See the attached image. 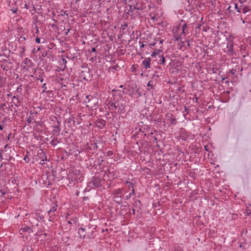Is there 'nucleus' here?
<instances>
[{"label": "nucleus", "mask_w": 251, "mask_h": 251, "mask_svg": "<svg viewBox=\"0 0 251 251\" xmlns=\"http://www.w3.org/2000/svg\"><path fill=\"white\" fill-rule=\"evenodd\" d=\"M90 227L85 226L84 228H80L78 230V233L80 236V237H83V238L86 236V234L89 238H91V235H92L93 232H90Z\"/></svg>", "instance_id": "f257e3e1"}, {"label": "nucleus", "mask_w": 251, "mask_h": 251, "mask_svg": "<svg viewBox=\"0 0 251 251\" xmlns=\"http://www.w3.org/2000/svg\"><path fill=\"white\" fill-rule=\"evenodd\" d=\"M102 179L97 176H93L92 179L90 182V184H92L94 187H100L101 186V182Z\"/></svg>", "instance_id": "f03ea898"}, {"label": "nucleus", "mask_w": 251, "mask_h": 251, "mask_svg": "<svg viewBox=\"0 0 251 251\" xmlns=\"http://www.w3.org/2000/svg\"><path fill=\"white\" fill-rule=\"evenodd\" d=\"M0 61L2 63L0 67L2 68L3 70L7 71L10 69V68L9 66V64H11L10 61H9L8 60L5 59H2Z\"/></svg>", "instance_id": "7ed1b4c3"}, {"label": "nucleus", "mask_w": 251, "mask_h": 251, "mask_svg": "<svg viewBox=\"0 0 251 251\" xmlns=\"http://www.w3.org/2000/svg\"><path fill=\"white\" fill-rule=\"evenodd\" d=\"M70 175L72 176V181H77L78 179L80 178V172L76 170L75 171H72V172L70 173Z\"/></svg>", "instance_id": "20e7f679"}, {"label": "nucleus", "mask_w": 251, "mask_h": 251, "mask_svg": "<svg viewBox=\"0 0 251 251\" xmlns=\"http://www.w3.org/2000/svg\"><path fill=\"white\" fill-rule=\"evenodd\" d=\"M37 157V159H41V161L40 162V164H43L44 163V161L47 160L46 154L42 150H40V152H38Z\"/></svg>", "instance_id": "39448f33"}, {"label": "nucleus", "mask_w": 251, "mask_h": 251, "mask_svg": "<svg viewBox=\"0 0 251 251\" xmlns=\"http://www.w3.org/2000/svg\"><path fill=\"white\" fill-rule=\"evenodd\" d=\"M133 4H129V9L128 10V14L130 15L133 13L134 10H142L143 8L141 6L138 5V3L136 5H134V2H132Z\"/></svg>", "instance_id": "423d86ee"}, {"label": "nucleus", "mask_w": 251, "mask_h": 251, "mask_svg": "<svg viewBox=\"0 0 251 251\" xmlns=\"http://www.w3.org/2000/svg\"><path fill=\"white\" fill-rule=\"evenodd\" d=\"M96 126L100 129H102L104 127L106 124V122L103 119H98L96 121Z\"/></svg>", "instance_id": "0eeeda50"}, {"label": "nucleus", "mask_w": 251, "mask_h": 251, "mask_svg": "<svg viewBox=\"0 0 251 251\" xmlns=\"http://www.w3.org/2000/svg\"><path fill=\"white\" fill-rule=\"evenodd\" d=\"M151 59L150 57L146 58L143 61L142 64L145 69H150Z\"/></svg>", "instance_id": "6e6552de"}, {"label": "nucleus", "mask_w": 251, "mask_h": 251, "mask_svg": "<svg viewBox=\"0 0 251 251\" xmlns=\"http://www.w3.org/2000/svg\"><path fill=\"white\" fill-rule=\"evenodd\" d=\"M166 117L168 120L170 121L171 125H176V119L175 118H173V115L171 113H167Z\"/></svg>", "instance_id": "1a4fd4ad"}, {"label": "nucleus", "mask_w": 251, "mask_h": 251, "mask_svg": "<svg viewBox=\"0 0 251 251\" xmlns=\"http://www.w3.org/2000/svg\"><path fill=\"white\" fill-rule=\"evenodd\" d=\"M31 232H33L32 228L30 227L26 226H25L24 227H22L19 230V233L21 234H23V233H24L25 232H27V233H30Z\"/></svg>", "instance_id": "9d476101"}, {"label": "nucleus", "mask_w": 251, "mask_h": 251, "mask_svg": "<svg viewBox=\"0 0 251 251\" xmlns=\"http://www.w3.org/2000/svg\"><path fill=\"white\" fill-rule=\"evenodd\" d=\"M250 11V9L247 6H240V8L239 10V13L246 14Z\"/></svg>", "instance_id": "9b49d317"}, {"label": "nucleus", "mask_w": 251, "mask_h": 251, "mask_svg": "<svg viewBox=\"0 0 251 251\" xmlns=\"http://www.w3.org/2000/svg\"><path fill=\"white\" fill-rule=\"evenodd\" d=\"M158 58L159 59L158 60V64L164 66L166 61V58L164 57L163 55H161L160 56H159Z\"/></svg>", "instance_id": "f8f14e48"}, {"label": "nucleus", "mask_w": 251, "mask_h": 251, "mask_svg": "<svg viewBox=\"0 0 251 251\" xmlns=\"http://www.w3.org/2000/svg\"><path fill=\"white\" fill-rule=\"evenodd\" d=\"M102 143L101 142H100V140H94V144H92V146H93V149L94 151L96 150H99L100 151L101 150L99 149V146L98 145V144Z\"/></svg>", "instance_id": "ddd939ff"}, {"label": "nucleus", "mask_w": 251, "mask_h": 251, "mask_svg": "<svg viewBox=\"0 0 251 251\" xmlns=\"http://www.w3.org/2000/svg\"><path fill=\"white\" fill-rule=\"evenodd\" d=\"M162 50H160L159 49H155L154 51L151 54V56L152 57H155L156 59H158L159 56H160L161 54H159L160 52H161Z\"/></svg>", "instance_id": "4468645a"}, {"label": "nucleus", "mask_w": 251, "mask_h": 251, "mask_svg": "<svg viewBox=\"0 0 251 251\" xmlns=\"http://www.w3.org/2000/svg\"><path fill=\"white\" fill-rule=\"evenodd\" d=\"M57 207V205H55L52 206V207H51L50 209L48 212L49 215H50V219L49 220V221H52V220L51 219V213H53L54 212L56 211Z\"/></svg>", "instance_id": "2eb2a0df"}, {"label": "nucleus", "mask_w": 251, "mask_h": 251, "mask_svg": "<svg viewBox=\"0 0 251 251\" xmlns=\"http://www.w3.org/2000/svg\"><path fill=\"white\" fill-rule=\"evenodd\" d=\"M114 196V201L118 204H120L122 203V196Z\"/></svg>", "instance_id": "dca6fc26"}, {"label": "nucleus", "mask_w": 251, "mask_h": 251, "mask_svg": "<svg viewBox=\"0 0 251 251\" xmlns=\"http://www.w3.org/2000/svg\"><path fill=\"white\" fill-rule=\"evenodd\" d=\"M123 192V189L122 188H119L117 189H115L113 191V196H119V194H121Z\"/></svg>", "instance_id": "f3484780"}, {"label": "nucleus", "mask_w": 251, "mask_h": 251, "mask_svg": "<svg viewBox=\"0 0 251 251\" xmlns=\"http://www.w3.org/2000/svg\"><path fill=\"white\" fill-rule=\"evenodd\" d=\"M132 91L130 92L131 95H136L139 90V88H138L136 85H135V88L131 87Z\"/></svg>", "instance_id": "a211bd4d"}, {"label": "nucleus", "mask_w": 251, "mask_h": 251, "mask_svg": "<svg viewBox=\"0 0 251 251\" xmlns=\"http://www.w3.org/2000/svg\"><path fill=\"white\" fill-rule=\"evenodd\" d=\"M119 104V106H118V110L120 111L121 114H122L125 112V105L123 103H118Z\"/></svg>", "instance_id": "6ab92c4d"}, {"label": "nucleus", "mask_w": 251, "mask_h": 251, "mask_svg": "<svg viewBox=\"0 0 251 251\" xmlns=\"http://www.w3.org/2000/svg\"><path fill=\"white\" fill-rule=\"evenodd\" d=\"M141 206H142V204H141V202L140 200H136L134 202V204H133L134 207H135L136 208H139L140 209L141 208Z\"/></svg>", "instance_id": "aec40b11"}, {"label": "nucleus", "mask_w": 251, "mask_h": 251, "mask_svg": "<svg viewBox=\"0 0 251 251\" xmlns=\"http://www.w3.org/2000/svg\"><path fill=\"white\" fill-rule=\"evenodd\" d=\"M59 141H58L57 138H54L50 143V145L53 146H55L58 143H59Z\"/></svg>", "instance_id": "412c9836"}, {"label": "nucleus", "mask_w": 251, "mask_h": 251, "mask_svg": "<svg viewBox=\"0 0 251 251\" xmlns=\"http://www.w3.org/2000/svg\"><path fill=\"white\" fill-rule=\"evenodd\" d=\"M60 128H54V129L52 131V135H56L58 136L60 134Z\"/></svg>", "instance_id": "4be33fe9"}, {"label": "nucleus", "mask_w": 251, "mask_h": 251, "mask_svg": "<svg viewBox=\"0 0 251 251\" xmlns=\"http://www.w3.org/2000/svg\"><path fill=\"white\" fill-rule=\"evenodd\" d=\"M188 27L186 24H184L182 27V33H185L188 31Z\"/></svg>", "instance_id": "5701e85b"}, {"label": "nucleus", "mask_w": 251, "mask_h": 251, "mask_svg": "<svg viewBox=\"0 0 251 251\" xmlns=\"http://www.w3.org/2000/svg\"><path fill=\"white\" fill-rule=\"evenodd\" d=\"M126 183L128 184V187L129 189H134V184L132 182H129L128 181H126Z\"/></svg>", "instance_id": "b1692460"}, {"label": "nucleus", "mask_w": 251, "mask_h": 251, "mask_svg": "<svg viewBox=\"0 0 251 251\" xmlns=\"http://www.w3.org/2000/svg\"><path fill=\"white\" fill-rule=\"evenodd\" d=\"M147 86L151 87V88L148 89L149 91H151V89H153L154 88V86L153 85V82L151 81H149V82L147 84Z\"/></svg>", "instance_id": "393cba45"}, {"label": "nucleus", "mask_w": 251, "mask_h": 251, "mask_svg": "<svg viewBox=\"0 0 251 251\" xmlns=\"http://www.w3.org/2000/svg\"><path fill=\"white\" fill-rule=\"evenodd\" d=\"M13 108H14V113H13V116H14V115H15V114L16 113H17V110H16L15 108H14V107H13V104H12L10 106H9V107L8 108V109H9V110L10 111H11V112H12V111H13Z\"/></svg>", "instance_id": "a878e982"}, {"label": "nucleus", "mask_w": 251, "mask_h": 251, "mask_svg": "<svg viewBox=\"0 0 251 251\" xmlns=\"http://www.w3.org/2000/svg\"><path fill=\"white\" fill-rule=\"evenodd\" d=\"M89 105H88L87 106L91 107L92 108H94V109H96L98 107V105L96 104V103L94 104V105H92L91 103L92 102L91 101H89Z\"/></svg>", "instance_id": "bb28decb"}, {"label": "nucleus", "mask_w": 251, "mask_h": 251, "mask_svg": "<svg viewBox=\"0 0 251 251\" xmlns=\"http://www.w3.org/2000/svg\"><path fill=\"white\" fill-rule=\"evenodd\" d=\"M96 162H97V164L99 166H100L101 164V163L103 162V159L102 158V157L100 156V157H99Z\"/></svg>", "instance_id": "cd10ccee"}, {"label": "nucleus", "mask_w": 251, "mask_h": 251, "mask_svg": "<svg viewBox=\"0 0 251 251\" xmlns=\"http://www.w3.org/2000/svg\"><path fill=\"white\" fill-rule=\"evenodd\" d=\"M118 106H119V104H118V103L117 104V102H116L110 103V108L113 107L115 109H117L118 107Z\"/></svg>", "instance_id": "c85d7f7f"}, {"label": "nucleus", "mask_w": 251, "mask_h": 251, "mask_svg": "<svg viewBox=\"0 0 251 251\" xmlns=\"http://www.w3.org/2000/svg\"><path fill=\"white\" fill-rule=\"evenodd\" d=\"M173 251H183V249H182V248H181L179 246H177L175 247Z\"/></svg>", "instance_id": "c756f323"}, {"label": "nucleus", "mask_w": 251, "mask_h": 251, "mask_svg": "<svg viewBox=\"0 0 251 251\" xmlns=\"http://www.w3.org/2000/svg\"><path fill=\"white\" fill-rule=\"evenodd\" d=\"M8 120H9V118H8V117H4V119L2 121V125L3 126L5 125V126H7V124L6 123Z\"/></svg>", "instance_id": "7c9ffc66"}, {"label": "nucleus", "mask_w": 251, "mask_h": 251, "mask_svg": "<svg viewBox=\"0 0 251 251\" xmlns=\"http://www.w3.org/2000/svg\"><path fill=\"white\" fill-rule=\"evenodd\" d=\"M60 122L56 119V123L54 125V128H60Z\"/></svg>", "instance_id": "2f4dec72"}, {"label": "nucleus", "mask_w": 251, "mask_h": 251, "mask_svg": "<svg viewBox=\"0 0 251 251\" xmlns=\"http://www.w3.org/2000/svg\"><path fill=\"white\" fill-rule=\"evenodd\" d=\"M151 120L155 121V122H157V123L161 122V118H160V117H159V118H157L156 119H153V118H152L151 119Z\"/></svg>", "instance_id": "473e14b6"}, {"label": "nucleus", "mask_w": 251, "mask_h": 251, "mask_svg": "<svg viewBox=\"0 0 251 251\" xmlns=\"http://www.w3.org/2000/svg\"><path fill=\"white\" fill-rule=\"evenodd\" d=\"M6 106V104L5 103H1L0 105V110L3 111L4 108V107Z\"/></svg>", "instance_id": "72a5a7b5"}, {"label": "nucleus", "mask_w": 251, "mask_h": 251, "mask_svg": "<svg viewBox=\"0 0 251 251\" xmlns=\"http://www.w3.org/2000/svg\"><path fill=\"white\" fill-rule=\"evenodd\" d=\"M24 160L27 163H28L29 161L30 160L28 156L27 155H25L24 158Z\"/></svg>", "instance_id": "f704fd0d"}, {"label": "nucleus", "mask_w": 251, "mask_h": 251, "mask_svg": "<svg viewBox=\"0 0 251 251\" xmlns=\"http://www.w3.org/2000/svg\"><path fill=\"white\" fill-rule=\"evenodd\" d=\"M61 60H62V65H64L65 66L67 62L66 59L64 58H62Z\"/></svg>", "instance_id": "c9c22d12"}, {"label": "nucleus", "mask_w": 251, "mask_h": 251, "mask_svg": "<svg viewBox=\"0 0 251 251\" xmlns=\"http://www.w3.org/2000/svg\"><path fill=\"white\" fill-rule=\"evenodd\" d=\"M149 117H151V118H153V119H156L158 118L157 115L155 114H153V115H150Z\"/></svg>", "instance_id": "e433bc0d"}, {"label": "nucleus", "mask_w": 251, "mask_h": 251, "mask_svg": "<svg viewBox=\"0 0 251 251\" xmlns=\"http://www.w3.org/2000/svg\"><path fill=\"white\" fill-rule=\"evenodd\" d=\"M118 68H119L118 65L113 66L111 67L112 69H113V70H115V71H117Z\"/></svg>", "instance_id": "4c0bfd02"}, {"label": "nucleus", "mask_w": 251, "mask_h": 251, "mask_svg": "<svg viewBox=\"0 0 251 251\" xmlns=\"http://www.w3.org/2000/svg\"><path fill=\"white\" fill-rule=\"evenodd\" d=\"M18 10V8L17 7H13L11 9V11L13 12V13H15L17 12Z\"/></svg>", "instance_id": "58836bf2"}, {"label": "nucleus", "mask_w": 251, "mask_h": 251, "mask_svg": "<svg viewBox=\"0 0 251 251\" xmlns=\"http://www.w3.org/2000/svg\"><path fill=\"white\" fill-rule=\"evenodd\" d=\"M42 88L44 89H43V93L45 92L46 90L47 89V87H46V83H44L42 85Z\"/></svg>", "instance_id": "ea45409f"}, {"label": "nucleus", "mask_w": 251, "mask_h": 251, "mask_svg": "<svg viewBox=\"0 0 251 251\" xmlns=\"http://www.w3.org/2000/svg\"><path fill=\"white\" fill-rule=\"evenodd\" d=\"M33 119L32 118H31L30 116L28 118L27 120V122L28 123V124H30L31 123V121L32 120H33Z\"/></svg>", "instance_id": "a19ab883"}, {"label": "nucleus", "mask_w": 251, "mask_h": 251, "mask_svg": "<svg viewBox=\"0 0 251 251\" xmlns=\"http://www.w3.org/2000/svg\"><path fill=\"white\" fill-rule=\"evenodd\" d=\"M184 110H185V111L186 112V113L187 114H188L189 113V111H190L188 107H187V106H184Z\"/></svg>", "instance_id": "79ce46f5"}, {"label": "nucleus", "mask_w": 251, "mask_h": 251, "mask_svg": "<svg viewBox=\"0 0 251 251\" xmlns=\"http://www.w3.org/2000/svg\"><path fill=\"white\" fill-rule=\"evenodd\" d=\"M107 155L108 156H111L113 155V151H108L107 152Z\"/></svg>", "instance_id": "37998d69"}, {"label": "nucleus", "mask_w": 251, "mask_h": 251, "mask_svg": "<svg viewBox=\"0 0 251 251\" xmlns=\"http://www.w3.org/2000/svg\"><path fill=\"white\" fill-rule=\"evenodd\" d=\"M35 41H36V43H38V44H39L40 43V38H39V37H36V39H35Z\"/></svg>", "instance_id": "c03bdc74"}, {"label": "nucleus", "mask_w": 251, "mask_h": 251, "mask_svg": "<svg viewBox=\"0 0 251 251\" xmlns=\"http://www.w3.org/2000/svg\"><path fill=\"white\" fill-rule=\"evenodd\" d=\"M139 44H140V48H143L145 46V44H143V43L142 41H139Z\"/></svg>", "instance_id": "a18cd8bd"}, {"label": "nucleus", "mask_w": 251, "mask_h": 251, "mask_svg": "<svg viewBox=\"0 0 251 251\" xmlns=\"http://www.w3.org/2000/svg\"><path fill=\"white\" fill-rule=\"evenodd\" d=\"M235 8L237 10V12H239V8H240V6L238 7L237 4H235Z\"/></svg>", "instance_id": "49530a36"}, {"label": "nucleus", "mask_w": 251, "mask_h": 251, "mask_svg": "<svg viewBox=\"0 0 251 251\" xmlns=\"http://www.w3.org/2000/svg\"><path fill=\"white\" fill-rule=\"evenodd\" d=\"M233 47L232 44L231 43L229 44H227V48H229V50H230V48H232Z\"/></svg>", "instance_id": "de8ad7c7"}, {"label": "nucleus", "mask_w": 251, "mask_h": 251, "mask_svg": "<svg viewBox=\"0 0 251 251\" xmlns=\"http://www.w3.org/2000/svg\"><path fill=\"white\" fill-rule=\"evenodd\" d=\"M123 25H124V26L125 27L122 28L123 32H124V30L126 29V27H126L127 26V25L126 23L124 24Z\"/></svg>", "instance_id": "09e8293b"}, {"label": "nucleus", "mask_w": 251, "mask_h": 251, "mask_svg": "<svg viewBox=\"0 0 251 251\" xmlns=\"http://www.w3.org/2000/svg\"><path fill=\"white\" fill-rule=\"evenodd\" d=\"M131 197V194H129L128 195H126V200H128V199H129Z\"/></svg>", "instance_id": "8fccbe9b"}, {"label": "nucleus", "mask_w": 251, "mask_h": 251, "mask_svg": "<svg viewBox=\"0 0 251 251\" xmlns=\"http://www.w3.org/2000/svg\"><path fill=\"white\" fill-rule=\"evenodd\" d=\"M135 194V190L134 189H131V192H130V194H131V195H133Z\"/></svg>", "instance_id": "3c124183"}, {"label": "nucleus", "mask_w": 251, "mask_h": 251, "mask_svg": "<svg viewBox=\"0 0 251 251\" xmlns=\"http://www.w3.org/2000/svg\"><path fill=\"white\" fill-rule=\"evenodd\" d=\"M96 51V49L95 47H93L91 49V52H95Z\"/></svg>", "instance_id": "603ef678"}, {"label": "nucleus", "mask_w": 251, "mask_h": 251, "mask_svg": "<svg viewBox=\"0 0 251 251\" xmlns=\"http://www.w3.org/2000/svg\"><path fill=\"white\" fill-rule=\"evenodd\" d=\"M85 148L87 150L89 151V150H92V148L91 147L89 146H87V147H86Z\"/></svg>", "instance_id": "864d4df0"}, {"label": "nucleus", "mask_w": 251, "mask_h": 251, "mask_svg": "<svg viewBox=\"0 0 251 251\" xmlns=\"http://www.w3.org/2000/svg\"><path fill=\"white\" fill-rule=\"evenodd\" d=\"M204 149L206 151H209L208 147L207 146H204Z\"/></svg>", "instance_id": "5fc2aeb1"}, {"label": "nucleus", "mask_w": 251, "mask_h": 251, "mask_svg": "<svg viewBox=\"0 0 251 251\" xmlns=\"http://www.w3.org/2000/svg\"><path fill=\"white\" fill-rule=\"evenodd\" d=\"M137 94L139 96V97H141L142 95V93L140 91H138V93Z\"/></svg>", "instance_id": "6e6d98bb"}, {"label": "nucleus", "mask_w": 251, "mask_h": 251, "mask_svg": "<svg viewBox=\"0 0 251 251\" xmlns=\"http://www.w3.org/2000/svg\"><path fill=\"white\" fill-rule=\"evenodd\" d=\"M155 44H156V43H151V44L149 45V46H150V47L154 46Z\"/></svg>", "instance_id": "4d7b16f0"}, {"label": "nucleus", "mask_w": 251, "mask_h": 251, "mask_svg": "<svg viewBox=\"0 0 251 251\" xmlns=\"http://www.w3.org/2000/svg\"><path fill=\"white\" fill-rule=\"evenodd\" d=\"M88 199H89V198H88V197H84L83 198V201H86V200H88Z\"/></svg>", "instance_id": "13d9d810"}, {"label": "nucleus", "mask_w": 251, "mask_h": 251, "mask_svg": "<svg viewBox=\"0 0 251 251\" xmlns=\"http://www.w3.org/2000/svg\"><path fill=\"white\" fill-rule=\"evenodd\" d=\"M13 99H17V100H18V102H19V99H18V98L17 97H16V96H14L13 97Z\"/></svg>", "instance_id": "bf43d9fd"}, {"label": "nucleus", "mask_w": 251, "mask_h": 251, "mask_svg": "<svg viewBox=\"0 0 251 251\" xmlns=\"http://www.w3.org/2000/svg\"><path fill=\"white\" fill-rule=\"evenodd\" d=\"M38 80H39L41 82H43L44 81V79L42 78H38Z\"/></svg>", "instance_id": "052dcab7"}, {"label": "nucleus", "mask_w": 251, "mask_h": 251, "mask_svg": "<svg viewBox=\"0 0 251 251\" xmlns=\"http://www.w3.org/2000/svg\"><path fill=\"white\" fill-rule=\"evenodd\" d=\"M3 129V125H0V130H2Z\"/></svg>", "instance_id": "680f3d73"}, {"label": "nucleus", "mask_w": 251, "mask_h": 251, "mask_svg": "<svg viewBox=\"0 0 251 251\" xmlns=\"http://www.w3.org/2000/svg\"><path fill=\"white\" fill-rule=\"evenodd\" d=\"M246 211H247V214H248V215H251V212L250 211L249 212H248V209H246Z\"/></svg>", "instance_id": "e2e57ef3"}, {"label": "nucleus", "mask_w": 251, "mask_h": 251, "mask_svg": "<svg viewBox=\"0 0 251 251\" xmlns=\"http://www.w3.org/2000/svg\"><path fill=\"white\" fill-rule=\"evenodd\" d=\"M70 29L69 28V29H68L67 31L66 32H65L66 35H67L68 34V32L70 31Z\"/></svg>", "instance_id": "0e129e2a"}, {"label": "nucleus", "mask_w": 251, "mask_h": 251, "mask_svg": "<svg viewBox=\"0 0 251 251\" xmlns=\"http://www.w3.org/2000/svg\"><path fill=\"white\" fill-rule=\"evenodd\" d=\"M21 88L20 87H18L17 89V92L18 93L19 92L20 90H21Z\"/></svg>", "instance_id": "69168bd1"}, {"label": "nucleus", "mask_w": 251, "mask_h": 251, "mask_svg": "<svg viewBox=\"0 0 251 251\" xmlns=\"http://www.w3.org/2000/svg\"><path fill=\"white\" fill-rule=\"evenodd\" d=\"M7 148H9V147H8V144H6V145H5L4 146V149H7Z\"/></svg>", "instance_id": "338daca9"}, {"label": "nucleus", "mask_w": 251, "mask_h": 251, "mask_svg": "<svg viewBox=\"0 0 251 251\" xmlns=\"http://www.w3.org/2000/svg\"><path fill=\"white\" fill-rule=\"evenodd\" d=\"M230 73L231 74H232L233 75H234L235 74V73L234 72V70L233 69H232L231 71H230Z\"/></svg>", "instance_id": "774afa93"}]
</instances>
